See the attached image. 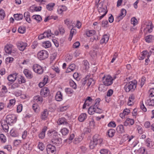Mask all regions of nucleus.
<instances>
[{"mask_svg":"<svg viewBox=\"0 0 154 154\" xmlns=\"http://www.w3.org/2000/svg\"><path fill=\"white\" fill-rule=\"evenodd\" d=\"M136 83L133 82H130L128 83L125 86L124 88L125 91L129 92L130 91H133L136 88Z\"/></svg>","mask_w":154,"mask_h":154,"instance_id":"f257e3e1","label":"nucleus"},{"mask_svg":"<svg viewBox=\"0 0 154 154\" xmlns=\"http://www.w3.org/2000/svg\"><path fill=\"white\" fill-rule=\"evenodd\" d=\"M102 79L103 83L106 86H109L112 83L113 79L110 75L104 76Z\"/></svg>","mask_w":154,"mask_h":154,"instance_id":"f03ea898","label":"nucleus"},{"mask_svg":"<svg viewBox=\"0 0 154 154\" xmlns=\"http://www.w3.org/2000/svg\"><path fill=\"white\" fill-rule=\"evenodd\" d=\"M48 53L46 51L42 50L38 52L37 54L38 58L40 60H43L48 57Z\"/></svg>","mask_w":154,"mask_h":154,"instance_id":"7ed1b4c3","label":"nucleus"},{"mask_svg":"<svg viewBox=\"0 0 154 154\" xmlns=\"http://www.w3.org/2000/svg\"><path fill=\"white\" fill-rule=\"evenodd\" d=\"M16 121V117L14 115H8L7 116L6 122L7 124H10Z\"/></svg>","mask_w":154,"mask_h":154,"instance_id":"20e7f679","label":"nucleus"},{"mask_svg":"<svg viewBox=\"0 0 154 154\" xmlns=\"http://www.w3.org/2000/svg\"><path fill=\"white\" fill-rule=\"evenodd\" d=\"M33 69L35 72L38 74H41L43 72V69L42 67L38 64H34L33 66Z\"/></svg>","mask_w":154,"mask_h":154,"instance_id":"39448f33","label":"nucleus"},{"mask_svg":"<svg viewBox=\"0 0 154 154\" xmlns=\"http://www.w3.org/2000/svg\"><path fill=\"white\" fill-rule=\"evenodd\" d=\"M46 150L48 154H54L55 153L56 148L54 145L48 144L47 146Z\"/></svg>","mask_w":154,"mask_h":154,"instance_id":"423d86ee","label":"nucleus"},{"mask_svg":"<svg viewBox=\"0 0 154 154\" xmlns=\"http://www.w3.org/2000/svg\"><path fill=\"white\" fill-rule=\"evenodd\" d=\"M17 45L19 50L23 51L27 46V44L26 42H20L17 43Z\"/></svg>","mask_w":154,"mask_h":154,"instance_id":"0eeeda50","label":"nucleus"},{"mask_svg":"<svg viewBox=\"0 0 154 154\" xmlns=\"http://www.w3.org/2000/svg\"><path fill=\"white\" fill-rule=\"evenodd\" d=\"M57 123L59 125H63L68 126L70 128H71V126L67 122V120L64 117H62L59 119Z\"/></svg>","mask_w":154,"mask_h":154,"instance_id":"6e6552de","label":"nucleus"},{"mask_svg":"<svg viewBox=\"0 0 154 154\" xmlns=\"http://www.w3.org/2000/svg\"><path fill=\"white\" fill-rule=\"evenodd\" d=\"M93 140L95 144H100L102 142L103 140L98 134H95L93 137Z\"/></svg>","mask_w":154,"mask_h":154,"instance_id":"1a4fd4ad","label":"nucleus"},{"mask_svg":"<svg viewBox=\"0 0 154 154\" xmlns=\"http://www.w3.org/2000/svg\"><path fill=\"white\" fill-rule=\"evenodd\" d=\"M49 94V91L47 88H44L41 89L40 91V95L42 97H47Z\"/></svg>","mask_w":154,"mask_h":154,"instance_id":"9d476101","label":"nucleus"},{"mask_svg":"<svg viewBox=\"0 0 154 154\" xmlns=\"http://www.w3.org/2000/svg\"><path fill=\"white\" fill-rule=\"evenodd\" d=\"M13 45L11 44L6 45L5 48V52L9 54H11Z\"/></svg>","mask_w":154,"mask_h":154,"instance_id":"9b49d317","label":"nucleus"},{"mask_svg":"<svg viewBox=\"0 0 154 154\" xmlns=\"http://www.w3.org/2000/svg\"><path fill=\"white\" fill-rule=\"evenodd\" d=\"M146 27L145 29H147V32L150 33L152 32L153 30V28L154 27L153 25L152 24L151 21H149L146 25Z\"/></svg>","mask_w":154,"mask_h":154,"instance_id":"f8f14e48","label":"nucleus"},{"mask_svg":"<svg viewBox=\"0 0 154 154\" xmlns=\"http://www.w3.org/2000/svg\"><path fill=\"white\" fill-rule=\"evenodd\" d=\"M51 140L54 146H59L62 143V139L60 138H53Z\"/></svg>","mask_w":154,"mask_h":154,"instance_id":"ddd939ff","label":"nucleus"},{"mask_svg":"<svg viewBox=\"0 0 154 154\" xmlns=\"http://www.w3.org/2000/svg\"><path fill=\"white\" fill-rule=\"evenodd\" d=\"M17 74L16 73L10 74L8 77V79L10 82H14L16 79Z\"/></svg>","mask_w":154,"mask_h":154,"instance_id":"4468645a","label":"nucleus"},{"mask_svg":"<svg viewBox=\"0 0 154 154\" xmlns=\"http://www.w3.org/2000/svg\"><path fill=\"white\" fill-rule=\"evenodd\" d=\"M23 73L26 77L29 79H31L33 77L32 72L27 69H25L23 71Z\"/></svg>","mask_w":154,"mask_h":154,"instance_id":"2eb2a0df","label":"nucleus"},{"mask_svg":"<svg viewBox=\"0 0 154 154\" xmlns=\"http://www.w3.org/2000/svg\"><path fill=\"white\" fill-rule=\"evenodd\" d=\"M134 122V120L131 119L127 118L126 120L124 122V126H127L130 124L131 125H133Z\"/></svg>","mask_w":154,"mask_h":154,"instance_id":"dca6fc26","label":"nucleus"},{"mask_svg":"<svg viewBox=\"0 0 154 154\" xmlns=\"http://www.w3.org/2000/svg\"><path fill=\"white\" fill-rule=\"evenodd\" d=\"M98 7H99L98 8V12L100 14L103 13H105L107 11L105 8H103L102 4L101 3L99 4Z\"/></svg>","mask_w":154,"mask_h":154,"instance_id":"f3484780","label":"nucleus"},{"mask_svg":"<svg viewBox=\"0 0 154 154\" xmlns=\"http://www.w3.org/2000/svg\"><path fill=\"white\" fill-rule=\"evenodd\" d=\"M47 128L46 126H45L42 129V131L39 134L38 136L41 139H43L45 137V133L47 131Z\"/></svg>","mask_w":154,"mask_h":154,"instance_id":"a211bd4d","label":"nucleus"},{"mask_svg":"<svg viewBox=\"0 0 154 154\" xmlns=\"http://www.w3.org/2000/svg\"><path fill=\"white\" fill-rule=\"evenodd\" d=\"M48 115V112L46 109L44 110V111L41 113V118L43 120H46Z\"/></svg>","mask_w":154,"mask_h":154,"instance_id":"6ab92c4d","label":"nucleus"},{"mask_svg":"<svg viewBox=\"0 0 154 154\" xmlns=\"http://www.w3.org/2000/svg\"><path fill=\"white\" fill-rule=\"evenodd\" d=\"M67 9V7L64 5H60L58 7L57 11L60 14H61L63 11H66Z\"/></svg>","mask_w":154,"mask_h":154,"instance_id":"aec40b11","label":"nucleus"},{"mask_svg":"<svg viewBox=\"0 0 154 154\" xmlns=\"http://www.w3.org/2000/svg\"><path fill=\"white\" fill-rule=\"evenodd\" d=\"M116 130L117 132L120 133H123L125 132L124 126L123 125H118L117 127Z\"/></svg>","mask_w":154,"mask_h":154,"instance_id":"412c9836","label":"nucleus"},{"mask_svg":"<svg viewBox=\"0 0 154 154\" xmlns=\"http://www.w3.org/2000/svg\"><path fill=\"white\" fill-rule=\"evenodd\" d=\"M109 39V36L106 35H104L103 36V38L100 40V43L103 44V43L106 44L107 42Z\"/></svg>","mask_w":154,"mask_h":154,"instance_id":"4be33fe9","label":"nucleus"},{"mask_svg":"<svg viewBox=\"0 0 154 154\" xmlns=\"http://www.w3.org/2000/svg\"><path fill=\"white\" fill-rule=\"evenodd\" d=\"M55 99L57 101H60L62 100V96L60 91H58L55 96Z\"/></svg>","mask_w":154,"mask_h":154,"instance_id":"5701e85b","label":"nucleus"},{"mask_svg":"<svg viewBox=\"0 0 154 154\" xmlns=\"http://www.w3.org/2000/svg\"><path fill=\"white\" fill-rule=\"evenodd\" d=\"M24 16L26 20L29 23H30L31 22V20L30 18V15L29 12H25L24 14Z\"/></svg>","mask_w":154,"mask_h":154,"instance_id":"b1692460","label":"nucleus"},{"mask_svg":"<svg viewBox=\"0 0 154 154\" xmlns=\"http://www.w3.org/2000/svg\"><path fill=\"white\" fill-rule=\"evenodd\" d=\"M14 16L15 20H21L23 18V14H14Z\"/></svg>","mask_w":154,"mask_h":154,"instance_id":"393cba45","label":"nucleus"},{"mask_svg":"<svg viewBox=\"0 0 154 154\" xmlns=\"http://www.w3.org/2000/svg\"><path fill=\"white\" fill-rule=\"evenodd\" d=\"M126 13V10L124 9H122L121 11V13L118 16V17L120 19H122L125 16Z\"/></svg>","mask_w":154,"mask_h":154,"instance_id":"a878e982","label":"nucleus"},{"mask_svg":"<svg viewBox=\"0 0 154 154\" xmlns=\"http://www.w3.org/2000/svg\"><path fill=\"white\" fill-rule=\"evenodd\" d=\"M44 35L45 36V38L47 37L49 38L52 36L53 34L51 33L50 30H48L46 32H44L43 33Z\"/></svg>","mask_w":154,"mask_h":154,"instance_id":"bb28decb","label":"nucleus"},{"mask_svg":"<svg viewBox=\"0 0 154 154\" xmlns=\"http://www.w3.org/2000/svg\"><path fill=\"white\" fill-rule=\"evenodd\" d=\"M146 103L148 105L151 106H154V99H148L146 102Z\"/></svg>","mask_w":154,"mask_h":154,"instance_id":"cd10ccee","label":"nucleus"},{"mask_svg":"<svg viewBox=\"0 0 154 154\" xmlns=\"http://www.w3.org/2000/svg\"><path fill=\"white\" fill-rule=\"evenodd\" d=\"M86 115L85 113L81 114L79 116V121L82 122L86 119Z\"/></svg>","mask_w":154,"mask_h":154,"instance_id":"c85d7f7f","label":"nucleus"},{"mask_svg":"<svg viewBox=\"0 0 154 154\" xmlns=\"http://www.w3.org/2000/svg\"><path fill=\"white\" fill-rule=\"evenodd\" d=\"M96 33V31L94 30L87 31L86 32V35L88 37L94 35Z\"/></svg>","mask_w":154,"mask_h":154,"instance_id":"c756f323","label":"nucleus"},{"mask_svg":"<svg viewBox=\"0 0 154 154\" xmlns=\"http://www.w3.org/2000/svg\"><path fill=\"white\" fill-rule=\"evenodd\" d=\"M42 46L45 48H49L51 46V43L49 41H46L42 43Z\"/></svg>","mask_w":154,"mask_h":154,"instance_id":"7c9ffc66","label":"nucleus"},{"mask_svg":"<svg viewBox=\"0 0 154 154\" xmlns=\"http://www.w3.org/2000/svg\"><path fill=\"white\" fill-rule=\"evenodd\" d=\"M153 36L150 35L146 36L145 37V40L146 41L148 42H151L153 40Z\"/></svg>","mask_w":154,"mask_h":154,"instance_id":"2f4dec72","label":"nucleus"},{"mask_svg":"<svg viewBox=\"0 0 154 154\" xmlns=\"http://www.w3.org/2000/svg\"><path fill=\"white\" fill-rule=\"evenodd\" d=\"M95 107L93 106H91L88 109V112L90 115H93L95 113Z\"/></svg>","mask_w":154,"mask_h":154,"instance_id":"473e14b6","label":"nucleus"},{"mask_svg":"<svg viewBox=\"0 0 154 154\" xmlns=\"http://www.w3.org/2000/svg\"><path fill=\"white\" fill-rule=\"evenodd\" d=\"M15 102L16 100L14 99L10 100L9 101V103L7 106V107L8 108H11L13 106L15 105Z\"/></svg>","mask_w":154,"mask_h":154,"instance_id":"72a5a7b5","label":"nucleus"},{"mask_svg":"<svg viewBox=\"0 0 154 154\" xmlns=\"http://www.w3.org/2000/svg\"><path fill=\"white\" fill-rule=\"evenodd\" d=\"M55 5L54 3H50L46 5V8L48 11H51L53 10Z\"/></svg>","mask_w":154,"mask_h":154,"instance_id":"f704fd0d","label":"nucleus"},{"mask_svg":"<svg viewBox=\"0 0 154 154\" xmlns=\"http://www.w3.org/2000/svg\"><path fill=\"white\" fill-rule=\"evenodd\" d=\"M34 100L36 102H40L42 103L43 100V99L42 97H40L39 96H37L34 97Z\"/></svg>","mask_w":154,"mask_h":154,"instance_id":"c9c22d12","label":"nucleus"},{"mask_svg":"<svg viewBox=\"0 0 154 154\" xmlns=\"http://www.w3.org/2000/svg\"><path fill=\"white\" fill-rule=\"evenodd\" d=\"M135 98V96L133 94H132L129 97L128 101V105L130 106L132 105L131 102H132Z\"/></svg>","mask_w":154,"mask_h":154,"instance_id":"e433bc0d","label":"nucleus"},{"mask_svg":"<svg viewBox=\"0 0 154 154\" xmlns=\"http://www.w3.org/2000/svg\"><path fill=\"white\" fill-rule=\"evenodd\" d=\"M115 131L114 129H109L108 132V134L109 137H112L114 135Z\"/></svg>","mask_w":154,"mask_h":154,"instance_id":"4c0bfd02","label":"nucleus"},{"mask_svg":"<svg viewBox=\"0 0 154 154\" xmlns=\"http://www.w3.org/2000/svg\"><path fill=\"white\" fill-rule=\"evenodd\" d=\"M153 142H152L150 139H147L146 140V145L147 146L152 147L153 145Z\"/></svg>","mask_w":154,"mask_h":154,"instance_id":"58836bf2","label":"nucleus"},{"mask_svg":"<svg viewBox=\"0 0 154 154\" xmlns=\"http://www.w3.org/2000/svg\"><path fill=\"white\" fill-rule=\"evenodd\" d=\"M32 18L38 22H40L42 20L41 17L39 15H34L32 16Z\"/></svg>","mask_w":154,"mask_h":154,"instance_id":"ea45409f","label":"nucleus"},{"mask_svg":"<svg viewBox=\"0 0 154 154\" xmlns=\"http://www.w3.org/2000/svg\"><path fill=\"white\" fill-rule=\"evenodd\" d=\"M38 148L42 151L45 149V146L42 143L39 142L38 144Z\"/></svg>","mask_w":154,"mask_h":154,"instance_id":"a19ab883","label":"nucleus"},{"mask_svg":"<svg viewBox=\"0 0 154 154\" xmlns=\"http://www.w3.org/2000/svg\"><path fill=\"white\" fill-rule=\"evenodd\" d=\"M0 140L2 143H4L6 141V137L3 134H0Z\"/></svg>","mask_w":154,"mask_h":154,"instance_id":"79ce46f5","label":"nucleus"},{"mask_svg":"<svg viewBox=\"0 0 154 154\" xmlns=\"http://www.w3.org/2000/svg\"><path fill=\"white\" fill-rule=\"evenodd\" d=\"M61 131L63 135H65L69 133V130L67 128H64L61 130Z\"/></svg>","mask_w":154,"mask_h":154,"instance_id":"37998d69","label":"nucleus"},{"mask_svg":"<svg viewBox=\"0 0 154 154\" xmlns=\"http://www.w3.org/2000/svg\"><path fill=\"white\" fill-rule=\"evenodd\" d=\"M95 83V82L92 78H91L88 79L87 83L88 86L89 87L91 85H94Z\"/></svg>","mask_w":154,"mask_h":154,"instance_id":"c03bdc74","label":"nucleus"},{"mask_svg":"<svg viewBox=\"0 0 154 154\" xmlns=\"http://www.w3.org/2000/svg\"><path fill=\"white\" fill-rule=\"evenodd\" d=\"M100 152L101 154H110V152L108 150L105 149H101Z\"/></svg>","mask_w":154,"mask_h":154,"instance_id":"a18cd8bd","label":"nucleus"},{"mask_svg":"<svg viewBox=\"0 0 154 154\" xmlns=\"http://www.w3.org/2000/svg\"><path fill=\"white\" fill-rule=\"evenodd\" d=\"M51 134V135L53 137V138H57L58 136L57 133L55 131L49 132Z\"/></svg>","mask_w":154,"mask_h":154,"instance_id":"49530a36","label":"nucleus"},{"mask_svg":"<svg viewBox=\"0 0 154 154\" xmlns=\"http://www.w3.org/2000/svg\"><path fill=\"white\" fill-rule=\"evenodd\" d=\"M10 135L13 137H16L18 136V134L16 133L15 131L13 130L12 129L10 132Z\"/></svg>","mask_w":154,"mask_h":154,"instance_id":"de8ad7c7","label":"nucleus"},{"mask_svg":"<svg viewBox=\"0 0 154 154\" xmlns=\"http://www.w3.org/2000/svg\"><path fill=\"white\" fill-rule=\"evenodd\" d=\"M131 24H133L134 26L137 24V20L135 17L132 18L131 19Z\"/></svg>","mask_w":154,"mask_h":154,"instance_id":"09e8293b","label":"nucleus"},{"mask_svg":"<svg viewBox=\"0 0 154 154\" xmlns=\"http://www.w3.org/2000/svg\"><path fill=\"white\" fill-rule=\"evenodd\" d=\"M104 85V84H101L99 85L98 88V89L99 91L104 92L105 91L106 88H105Z\"/></svg>","mask_w":154,"mask_h":154,"instance_id":"8fccbe9b","label":"nucleus"},{"mask_svg":"<svg viewBox=\"0 0 154 154\" xmlns=\"http://www.w3.org/2000/svg\"><path fill=\"white\" fill-rule=\"evenodd\" d=\"M32 108L35 112H37L38 110V106L37 104H34L32 106Z\"/></svg>","mask_w":154,"mask_h":154,"instance_id":"3c124183","label":"nucleus"},{"mask_svg":"<svg viewBox=\"0 0 154 154\" xmlns=\"http://www.w3.org/2000/svg\"><path fill=\"white\" fill-rule=\"evenodd\" d=\"M76 30L74 29H72L71 30L70 32V37L69 38V39H70V40H71V39H72L73 34L74 33H76Z\"/></svg>","mask_w":154,"mask_h":154,"instance_id":"603ef678","label":"nucleus"},{"mask_svg":"<svg viewBox=\"0 0 154 154\" xmlns=\"http://www.w3.org/2000/svg\"><path fill=\"white\" fill-rule=\"evenodd\" d=\"M5 14L4 10L2 9L0 10V18L3 20L5 16Z\"/></svg>","mask_w":154,"mask_h":154,"instance_id":"864d4df0","label":"nucleus"},{"mask_svg":"<svg viewBox=\"0 0 154 154\" xmlns=\"http://www.w3.org/2000/svg\"><path fill=\"white\" fill-rule=\"evenodd\" d=\"M19 82L20 84L25 83L26 82V79L24 77L20 76L19 80Z\"/></svg>","mask_w":154,"mask_h":154,"instance_id":"5fc2aeb1","label":"nucleus"},{"mask_svg":"<svg viewBox=\"0 0 154 154\" xmlns=\"http://www.w3.org/2000/svg\"><path fill=\"white\" fill-rule=\"evenodd\" d=\"M139 154H146L145 151V149L144 147H142L139 149Z\"/></svg>","mask_w":154,"mask_h":154,"instance_id":"6e6d98bb","label":"nucleus"},{"mask_svg":"<svg viewBox=\"0 0 154 154\" xmlns=\"http://www.w3.org/2000/svg\"><path fill=\"white\" fill-rule=\"evenodd\" d=\"M96 145L97 144H95L94 141L93 140L90 142L89 147L91 149H93Z\"/></svg>","mask_w":154,"mask_h":154,"instance_id":"4d7b16f0","label":"nucleus"},{"mask_svg":"<svg viewBox=\"0 0 154 154\" xmlns=\"http://www.w3.org/2000/svg\"><path fill=\"white\" fill-rule=\"evenodd\" d=\"M100 101V98H98L96 99L95 100V103L93 106L95 107H97V106H98Z\"/></svg>","mask_w":154,"mask_h":154,"instance_id":"13d9d810","label":"nucleus"},{"mask_svg":"<svg viewBox=\"0 0 154 154\" xmlns=\"http://www.w3.org/2000/svg\"><path fill=\"white\" fill-rule=\"evenodd\" d=\"M84 65L85 66V69H88L89 68V63L87 60H84L83 61Z\"/></svg>","mask_w":154,"mask_h":154,"instance_id":"bf43d9fd","label":"nucleus"},{"mask_svg":"<svg viewBox=\"0 0 154 154\" xmlns=\"http://www.w3.org/2000/svg\"><path fill=\"white\" fill-rule=\"evenodd\" d=\"M69 84L71 87L73 88L74 89H75L76 88V85L73 81L72 80L70 81Z\"/></svg>","mask_w":154,"mask_h":154,"instance_id":"052dcab7","label":"nucleus"},{"mask_svg":"<svg viewBox=\"0 0 154 154\" xmlns=\"http://www.w3.org/2000/svg\"><path fill=\"white\" fill-rule=\"evenodd\" d=\"M2 128L4 131L6 132H7L9 128L8 126V125L6 124H2Z\"/></svg>","mask_w":154,"mask_h":154,"instance_id":"680f3d73","label":"nucleus"},{"mask_svg":"<svg viewBox=\"0 0 154 154\" xmlns=\"http://www.w3.org/2000/svg\"><path fill=\"white\" fill-rule=\"evenodd\" d=\"M103 112V111L100 109L98 108V106L95 107V112L97 113H101Z\"/></svg>","mask_w":154,"mask_h":154,"instance_id":"e2e57ef3","label":"nucleus"},{"mask_svg":"<svg viewBox=\"0 0 154 154\" xmlns=\"http://www.w3.org/2000/svg\"><path fill=\"white\" fill-rule=\"evenodd\" d=\"M19 85L18 83H15L13 84L11 87V88L13 89H14L16 88L19 87Z\"/></svg>","mask_w":154,"mask_h":154,"instance_id":"0e129e2a","label":"nucleus"},{"mask_svg":"<svg viewBox=\"0 0 154 154\" xmlns=\"http://www.w3.org/2000/svg\"><path fill=\"white\" fill-rule=\"evenodd\" d=\"M23 106L21 104L19 105L17 107V112H20L22 110Z\"/></svg>","mask_w":154,"mask_h":154,"instance_id":"69168bd1","label":"nucleus"},{"mask_svg":"<svg viewBox=\"0 0 154 154\" xmlns=\"http://www.w3.org/2000/svg\"><path fill=\"white\" fill-rule=\"evenodd\" d=\"M109 127H115L116 126V124L114 122H111L108 125Z\"/></svg>","mask_w":154,"mask_h":154,"instance_id":"338daca9","label":"nucleus"},{"mask_svg":"<svg viewBox=\"0 0 154 154\" xmlns=\"http://www.w3.org/2000/svg\"><path fill=\"white\" fill-rule=\"evenodd\" d=\"M149 93L150 97H152L154 96V88L151 89L149 91Z\"/></svg>","mask_w":154,"mask_h":154,"instance_id":"774afa93","label":"nucleus"}]
</instances>
